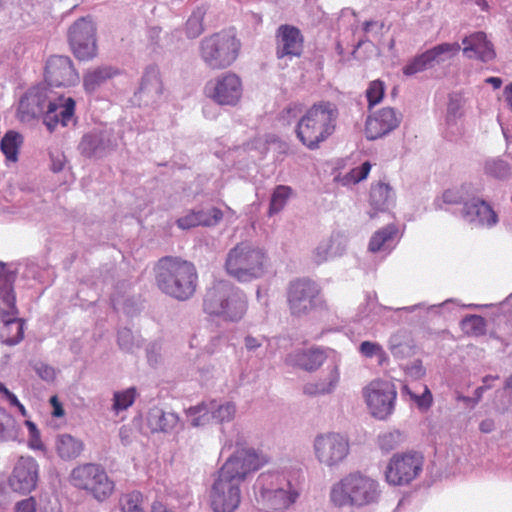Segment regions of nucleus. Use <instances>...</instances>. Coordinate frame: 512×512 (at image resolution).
<instances>
[{
    "instance_id": "nucleus-1",
    "label": "nucleus",
    "mask_w": 512,
    "mask_h": 512,
    "mask_svg": "<svg viewBox=\"0 0 512 512\" xmlns=\"http://www.w3.org/2000/svg\"><path fill=\"white\" fill-rule=\"evenodd\" d=\"M269 462L266 454L255 449H237L218 471L210 491L214 512H233L241 501V484L246 477Z\"/></svg>"
},
{
    "instance_id": "nucleus-2",
    "label": "nucleus",
    "mask_w": 512,
    "mask_h": 512,
    "mask_svg": "<svg viewBox=\"0 0 512 512\" xmlns=\"http://www.w3.org/2000/svg\"><path fill=\"white\" fill-rule=\"evenodd\" d=\"M155 281L159 290L178 301L194 296L198 287V272L195 265L180 257L165 256L155 267Z\"/></svg>"
},
{
    "instance_id": "nucleus-3",
    "label": "nucleus",
    "mask_w": 512,
    "mask_h": 512,
    "mask_svg": "<svg viewBox=\"0 0 512 512\" xmlns=\"http://www.w3.org/2000/svg\"><path fill=\"white\" fill-rule=\"evenodd\" d=\"M339 109L331 101L321 100L312 104L296 125L298 140L309 150H316L336 131Z\"/></svg>"
},
{
    "instance_id": "nucleus-4",
    "label": "nucleus",
    "mask_w": 512,
    "mask_h": 512,
    "mask_svg": "<svg viewBox=\"0 0 512 512\" xmlns=\"http://www.w3.org/2000/svg\"><path fill=\"white\" fill-rule=\"evenodd\" d=\"M257 503L269 511H283L298 500L300 490L290 473L282 470L262 472L253 485Z\"/></svg>"
},
{
    "instance_id": "nucleus-5",
    "label": "nucleus",
    "mask_w": 512,
    "mask_h": 512,
    "mask_svg": "<svg viewBox=\"0 0 512 512\" xmlns=\"http://www.w3.org/2000/svg\"><path fill=\"white\" fill-rule=\"evenodd\" d=\"M381 496L380 483L360 471L347 474L334 483L330 490V500L339 508L349 506L359 509L375 505Z\"/></svg>"
},
{
    "instance_id": "nucleus-6",
    "label": "nucleus",
    "mask_w": 512,
    "mask_h": 512,
    "mask_svg": "<svg viewBox=\"0 0 512 512\" xmlns=\"http://www.w3.org/2000/svg\"><path fill=\"white\" fill-rule=\"evenodd\" d=\"M269 265L270 258L263 247L243 241L229 250L224 269L229 276L237 281L249 282L264 276Z\"/></svg>"
},
{
    "instance_id": "nucleus-7",
    "label": "nucleus",
    "mask_w": 512,
    "mask_h": 512,
    "mask_svg": "<svg viewBox=\"0 0 512 512\" xmlns=\"http://www.w3.org/2000/svg\"><path fill=\"white\" fill-rule=\"evenodd\" d=\"M245 293L232 283L218 281L208 288L203 300L204 311L224 321L238 322L247 312Z\"/></svg>"
},
{
    "instance_id": "nucleus-8",
    "label": "nucleus",
    "mask_w": 512,
    "mask_h": 512,
    "mask_svg": "<svg viewBox=\"0 0 512 512\" xmlns=\"http://www.w3.org/2000/svg\"><path fill=\"white\" fill-rule=\"evenodd\" d=\"M240 48V40L233 32L221 31L202 40L200 55L209 68L220 70L236 61Z\"/></svg>"
},
{
    "instance_id": "nucleus-9",
    "label": "nucleus",
    "mask_w": 512,
    "mask_h": 512,
    "mask_svg": "<svg viewBox=\"0 0 512 512\" xmlns=\"http://www.w3.org/2000/svg\"><path fill=\"white\" fill-rule=\"evenodd\" d=\"M287 304L293 316L307 315L317 308L327 309V303L321 297V288L309 278H298L289 283Z\"/></svg>"
},
{
    "instance_id": "nucleus-10",
    "label": "nucleus",
    "mask_w": 512,
    "mask_h": 512,
    "mask_svg": "<svg viewBox=\"0 0 512 512\" xmlns=\"http://www.w3.org/2000/svg\"><path fill=\"white\" fill-rule=\"evenodd\" d=\"M71 483L89 491L98 501H104L114 491V482L109 479L106 471L97 464L87 463L74 468L71 472Z\"/></svg>"
},
{
    "instance_id": "nucleus-11",
    "label": "nucleus",
    "mask_w": 512,
    "mask_h": 512,
    "mask_svg": "<svg viewBox=\"0 0 512 512\" xmlns=\"http://www.w3.org/2000/svg\"><path fill=\"white\" fill-rule=\"evenodd\" d=\"M423 464L424 457L419 452L395 453L385 468V480L391 486L408 485L420 475Z\"/></svg>"
},
{
    "instance_id": "nucleus-12",
    "label": "nucleus",
    "mask_w": 512,
    "mask_h": 512,
    "mask_svg": "<svg viewBox=\"0 0 512 512\" xmlns=\"http://www.w3.org/2000/svg\"><path fill=\"white\" fill-rule=\"evenodd\" d=\"M204 92L218 105L236 106L243 95V83L236 73L226 72L209 81Z\"/></svg>"
},
{
    "instance_id": "nucleus-13",
    "label": "nucleus",
    "mask_w": 512,
    "mask_h": 512,
    "mask_svg": "<svg viewBox=\"0 0 512 512\" xmlns=\"http://www.w3.org/2000/svg\"><path fill=\"white\" fill-rule=\"evenodd\" d=\"M363 397L372 416H389L394 412L397 391L392 382L375 379L363 388Z\"/></svg>"
},
{
    "instance_id": "nucleus-14",
    "label": "nucleus",
    "mask_w": 512,
    "mask_h": 512,
    "mask_svg": "<svg viewBox=\"0 0 512 512\" xmlns=\"http://www.w3.org/2000/svg\"><path fill=\"white\" fill-rule=\"evenodd\" d=\"M68 41L73 55L80 61L92 60L97 55L96 27L91 20L78 19L69 28Z\"/></svg>"
},
{
    "instance_id": "nucleus-15",
    "label": "nucleus",
    "mask_w": 512,
    "mask_h": 512,
    "mask_svg": "<svg viewBox=\"0 0 512 512\" xmlns=\"http://www.w3.org/2000/svg\"><path fill=\"white\" fill-rule=\"evenodd\" d=\"M314 454L319 463L335 467L342 463L349 454L348 440L335 432L322 433L315 437Z\"/></svg>"
},
{
    "instance_id": "nucleus-16",
    "label": "nucleus",
    "mask_w": 512,
    "mask_h": 512,
    "mask_svg": "<svg viewBox=\"0 0 512 512\" xmlns=\"http://www.w3.org/2000/svg\"><path fill=\"white\" fill-rule=\"evenodd\" d=\"M50 86L71 87L79 82V74L69 56L52 55L48 58L44 72Z\"/></svg>"
},
{
    "instance_id": "nucleus-17",
    "label": "nucleus",
    "mask_w": 512,
    "mask_h": 512,
    "mask_svg": "<svg viewBox=\"0 0 512 512\" xmlns=\"http://www.w3.org/2000/svg\"><path fill=\"white\" fill-rule=\"evenodd\" d=\"M39 466L32 457H20L11 475L6 478L10 488L17 493L28 494L36 488Z\"/></svg>"
},
{
    "instance_id": "nucleus-18",
    "label": "nucleus",
    "mask_w": 512,
    "mask_h": 512,
    "mask_svg": "<svg viewBox=\"0 0 512 512\" xmlns=\"http://www.w3.org/2000/svg\"><path fill=\"white\" fill-rule=\"evenodd\" d=\"M276 57H300L304 50V36L296 26L283 24L278 27L275 34Z\"/></svg>"
},
{
    "instance_id": "nucleus-19",
    "label": "nucleus",
    "mask_w": 512,
    "mask_h": 512,
    "mask_svg": "<svg viewBox=\"0 0 512 512\" xmlns=\"http://www.w3.org/2000/svg\"><path fill=\"white\" fill-rule=\"evenodd\" d=\"M460 45L455 43H441L422 54L413 58L407 63L402 71L406 76H412L432 67L435 62L444 61L443 55H454L460 51Z\"/></svg>"
},
{
    "instance_id": "nucleus-20",
    "label": "nucleus",
    "mask_w": 512,
    "mask_h": 512,
    "mask_svg": "<svg viewBox=\"0 0 512 512\" xmlns=\"http://www.w3.org/2000/svg\"><path fill=\"white\" fill-rule=\"evenodd\" d=\"M402 115L394 108L384 107L367 117L365 134L367 139L376 140L395 130L401 123Z\"/></svg>"
},
{
    "instance_id": "nucleus-21",
    "label": "nucleus",
    "mask_w": 512,
    "mask_h": 512,
    "mask_svg": "<svg viewBox=\"0 0 512 512\" xmlns=\"http://www.w3.org/2000/svg\"><path fill=\"white\" fill-rule=\"evenodd\" d=\"M75 100L71 97L60 96L50 101L44 116V124L49 131H53L58 124L67 126L75 113Z\"/></svg>"
},
{
    "instance_id": "nucleus-22",
    "label": "nucleus",
    "mask_w": 512,
    "mask_h": 512,
    "mask_svg": "<svg viewBox=\"0 0 512 512\" xmlns=\"http://www.w3.org/2000/svg\"><path fill=\"white\" fill-rule=\"evenodd\" d=\"M462 43L464 45L463 53L468 58L475 57L482 62H489L496 57L493 44L487 39L484 32H475L466 36Z\"/></svg>"
},
{
    "instance_id": "nucleus-23",
    "label": "nucleus",
    "mask_w": 512,
    "mask_h": 512,
    "mask_svg": "<svg viewBox=\"0 0 512 512\" xmlns=\"http://www.w3.org/2000/svg\"><path fill=\"white\" fill-rule=\"evenodd\" d=\"M326 360L325 352L320 348L301 349L290 353L286 363L306 371L317 370Z\"/></svg>"
},
{
    "instance_id": "nucleus-24",
    "label": "nucleus",
    "mask_w": 512,
    "mask_h": 512,
    "mask_svg": "<svg viewBox=\"0 0 512 512\" xmlns=\"http://www.w3.org/2000/svg\"><path fill=\"white\" fill-rule=\"evenodd\" d=\"M463 216L470 222H478L481 225L491 227L497 223V214L492 207L483 200L473 199L466 202L463 208Z\"/></svg>"
},
{
    "instance_id": "nucleus-25",
    "label": "nucleus",
    "mask_w": 512,
    "mask_h": 512,
    "mask_svg": "<svg viewBox=\"0 0 512 512\" xmlns=\"http://www.w3.org/2000/svg\"><path fill=\"white\" fill-rule=\"evenodd\" d=\"M223 218V212L219 208H212L209 213L202 210L190 211L183 217L177 219V226L183 230L195 228L198 226H213L219 223Z\"/></svg>"
},
{
    "instance_id": "nucleus-26",
    "label": "nucleus",
    "mask_w": 512,
    "mask_h": 512,
    "mask_svg": "<svg viewBox=\"0 0 512 512\" xmlns=\"http://www.w3.org/2000/svg\"><path fill=\"white\" fill-rule=\"evenodd\" d=\"M0 305L9 306V312H2L3 317L19 313L16 306L13 277L6 271V264L3 261H0Z\"/></svg>"
},
{
    "instance_id": "nucleus-27",
    "label": "nucleus",
    "mask_w": 512,
    "mask_h": 512,
    "mask_svg": "<svg viewBox=\"0 0 512 512\" xmlns=\"http://www.w3.org/2000/svg\"><path fill=\"white\" fill-rule=\"evenodd\" d=\"M18 315H9L3 317V327L0 329L2 342L13 346L18 344L24 338L25 321L17 317Z\"/></svg>"
},
{
    "instance_id": "nucleus-28",
    "label": "nucleus",
    "mask_w": 512,
    "mask_h": 512,
    "mask_svg": "<svg viewBox=\"0 0 512 512\" xmlns=\"http://www.w3.org/2000/svg\"><path fill=\"white\" fill-rule=\"evenodd\" d=\"M399 230L395 224H389L373 233L369 240L368 250L376 253L392 248Z\"/></svg>"
},
{
    "instance_id": "nucleus-29",
    "label": "nucleus",
    "mask_w": 512,
    "mask_h": 512,
    "mask_svg": "<svg viewBox=\"0 0 512 512\" xmlns=\"http://www.w3.org/2000/svg\"><path fill=\"white\" fill-rule=\"evenodd\" d=\"M118 74V70L112 66H100L89 70L83 78V87L87 92H94L107 80Z\"/></svg>"
},
{
    "instance_id": "nucleus-30",
    "label": "nucleus",
    "mask_w": 512,
    "mask_h": 512,
    "mask_svg": "<svg viewBox=\"0 0 512 512\" xmlns=\"http://www.w3.org/2000/svg\"><path fill=\"white\" fill-rule=\"evenodd\" d=\"M43 109V96L39 92H30L21 98L18 112L21 115V119L26 120L42 113Z\"/></svg>"
},
{
    "instance_id": "nucleus-31",
    "label": "nucleus",
    "mask_w": 512,
    "mask_h": 512,
    "mask_svg": "<svg viewBox=\"0 0 512 512\" xmlns=\"http://www.w3.org/2000/svg\"><path fill=\"white\" fill-rule=\"evenodd\" d=\"M179 418H135L136 425L144 435L156 432H168Z\"/></svg>"
},
{
    "instance_id": "nucleus-32",
    "label": "nucleus",
    "mask_w": 512,
    "mask_h": 512,
    "mask_svg": "<svg viewBox=\"0 0 512 512\" xmlns=\"http://www.w3.org/2000/svg\"><path fill=\"white\" fill-rule=\"evenodd\" d=\"M391 187L383 182L373 184L370 189V205L376 211H384L392 200Z\"/></svg>"
},
{
    "instance_id": "nucleus-33",
    "label": "nucleus",
    "mask_w": 512,
    "mask_h": 512,
    "mask_svg": "<svg viewBox=\"0 0 512 512\" xmlns=\"http://www.w3.org/2000/svg\"><path fill=\"white\" fill-rule=\"evenodd\" d=\"M56 448L58 455L62 459L70 460L80 455L83 450V444L71 435L63 434L58 437Z\"/></svg>"
},
{
    "instance_id": "nucleus-34",
    "label": "nucleus",
    "mask_w": 512,
    "mask_h": 512,
    "mask_svg": "<svg viewBox=\"0 0 512 512\" xmlns=\"http://www.w3.org/2000/svg\"><path fill=\"white\" fill-rule=\"evenodd\" d=\"M235 412L236 409L233 403L228 402L225 405H218L214 400L208 403H201L189 409V413L192 415L200 414V416H207L208 414L214 415L215 413H217L218 416H231L235 414Z\"/></svg>"
},
{
    "instance_id": "nucleus-35",
    "label": "nucleus",
    "mask_w": 512,
    "mask_h": 512,
    "mask_svg": "<svg viewBox=\"0 0 512 512\" xmlns=\"http://www.w3.org/2000/svg\"><path fill=\"white\" fill-rule=\"evenodd\" d=\"M22 137L15 131H8L1 140L0 148L6 159L16 162Z\"/></svg>"
},
{
    "instance_id": "nucleus-36",
    "label": "nucleus",
    "mask_w": 512,
    "mask_h": 512,
    "mask_svg": "<svg viewBox=\"0 0 512 512\" xmlns=\"http://www.w3.org/2000/svg\"><path fill=\"white\" fill-rule=\"evenodd\" d=\"M292 188L286 185H278L271 196L268 214L270 216L279 213L292 195Z\"/></svg>"
},
{
    "instance_id": "nucleus-37",
    "label": "nucleus",
    "mask_w": 512,
    "mask_h": 512,
    "mask_svg": "<svg viewBox=\"0 0 512 512\" xmlns=\"http://www.w3.org/2000/svg\"><path fill=\"white\" fill-rule=\"evenodd\" d=\"M462 330L469 336H482L486 333V320L480 315L466 316L461 322Z\"/></svg>"
},
{
    "instance_id": "nucleus-38",
    "label": "nucleus",
    "mask_w": 512,
    "mask_h": 512,
    "mask_svg": "<svg viewBox=\"0 0 512 512\" xmlns=\"http://www.w3.org/2000/svg\"><path fill=\"white\" fill-rule=\"evenodd\" d=\"M338 381H339V374H338L337 369H335L331 373L328 382L308 383L304 387V393L308 394V395L330 393L335 388Z\"/></svg>"
},
{
    "instance_id": "nucleus-39",
    "label": "nucleus",
    "mask_w": 512,
    "mask_h": 512,
    "mask_svg": "<svg viewBox=\"0 0 512 512\" xmlns=\"http://www.w3.org/2000/svg\"><path fill=\"white\" fill-rule=\"evenodd\" d=\"M405 440V435L400 430L388 431L378 436V445L382 451L389 452L397 448Z\"/></svg>"
},
{
    "instance_id": "nucleus-40",
    "label": "nucleus",
    "mask_w": 512,
    "mask_h": 512,
    "mask_svg": "<svg viewBox=\"0 0 512 512\" xmlns=\"http://www.w3.org/2000/svg\"><path fill=\"white\" fill-rule=\"evenodd\" d=\"M485 173L497 179H507L512 176V169L507 162L493 159L485 163Z\"/></svg>"
},
{
    "instance_id": "nucleus-41",
    "label": "nucleus",
    "mask_w": 512,
    "mask_h": 512,
    "mask_svg": "<svg viewBox=\"0 0 512 512\" xmlns=\"http://www.w3.org/2000/svg\"><path fill=\"white\" fill-rule=\"evenodd\" d=\"M385 83L379 79L373 80L368 84L365 95L368 102V109L371 110L374 106L378 105L385 95Z\"/></svg>"
},
{
    "instance_id": "nucleus-42",
    "label": "nucleus",
    "mask_w": 512,
    "mask_h": 512,
    "mask_svg": "<svg viewBox=\"0 0 512 512\" xmlns=\"http://www.w3.org/2000/svg\"><path fill=\"white\" fill-rule=\"evenodd\" d=\"M21 425L15 418H0V441L18 440Z\"/></svg>"
},
{
    "instance_id": "nucleus-43",
    "label": "nucleus",
    "mask_w": 512,
    "mask_h": 512,
    "mask_svg": "<svg viewBox=\"0 0 512 512\" xmlns=\"http://www.w3.org/2000/svg\"><path fill=\"white\" fill-rule=\"evenodd\" d=\"M142 501V494L138 491H132L122 495L119 504L122 512H143Z\"/></svg>"
},
{
    "instance_id": "nucleus-44",
    "label": "nucleus",
    "mask_w": 512,
    "mask_h": 512,
    "mask_svg": "<svg viewBox=\"0 0 512 512\" xmlns=\"http://www.w3.org/2000/svg\"><path fill=\"white\" fill-rule=\"evenodd\" d=\"M136 389L128 388L121 392L114 393L113 409L115 412L126 410L130 407L136 399Z\"/></svg>"
},
{
    "instance_id": "nucleus-45",
    "label": "nucleus",
    "mask_w": 512,
    "mask_h": 512,
    "mask_svg": "<svg viewBox=\"0 0 512 512\" xmlns=\"http://www.w3.org/2000/svg\"><path fill=\"white\" fill-rule=\"evenodd\" d=\"M154 90L156 93L162 92V83L160 80V74L157 68L149 67L143 76L141 82V90Z\"/></svg>"
},
{
    "instance_id": "nucleus-46",
    "label": "nucleus",
    "mask_w": 512,
    "mask_h": 512,
    "mask_svg": "<svg viewBox=\"0 0 512 512\" xmlns=\"http://www.w3.org/2000/svg\"><path fill=\"white\" fill-rule=\"evenodd\" d=\"M205 12L203 9L198 8L196 11L192 13L186 23V31L189 37H197L199 36L203 30V18Z\"/></svg>"
},
{
    "instance_id": "nucleus-47",
    "label": "nucleus",
    "mask_w": 512,
    "mask_h": 512,
    "mask_svg": "<svg viewBox=\"0 0 512 512\" xmlns=\"http://www.w3.org/2000/svg\"><path fill=\"white\" fill-rule=\"evenodd\" d=\"M359 351L363 356L367 358H372L374 356L379 357L380 362L386 359L385 351L383 350L382 346L376 342L363 341L360 344Z\"/></svg>"
},
{
    "instance_id": "nucleus-48",
    "label": "nucleus",
    "mask_w": 512,
    "mask_h": 512,
    "mask_svg": "<svg viewBox=\"0 0 512 512\" xmlns=\"http://www.w3.org/2000/svg\"><path fill=\"white\" fill-rule=\"evenodd\" d=\"M371 170L370 162L366 161L361 166L351 169L345 176L347 183L357 184L367 178Z\"/></svg>"
},
{
    "instance_id": "nucleus-49",
    "label": "nucleus",
    "mask_w": 512,
    "mask_h": 512,
    "mask_svg": "<svg viewBox=\"0 0 512 512\" xmlns=\"http://www.w3.org/2000/svg\"><path fill=\"white\" fill-rule=\"evenodd\" d=\"M29 431V447L34 450H44V444L40 438V432L36 426V424L30 420H25L23 422Z\"/></svg>"
},
{
    "instance_id": "nucleus-50",
    "label": "nucleus",
    "mask_w": 512,
    "mask_h": 512,
    "mask_svg": "<svg viewBox=\"0 0 512 512\" xmlns=\"http://www.w3.org/2000/svg\"><path fill=\"white\" fill-rule=\"evenodd\" d=\"M423 388H424V391L421 396H417V395L413 394L410 391L408 386H404V391H406L411 396V398L416 402V404L419 407L427 408L431 405L432 395H431L429 389L427 388V386H424Z\"/></svg>"
},
{
    "instance_id": "nucleus-51",
    "label": "nucleus",
    "mask_w": 512,
    "mask_h": 512,
    "mask_svg": "<svg viewBox=\"0 0 512 512\" xmlns=\"http://www.w3.org/2000/svg\"><path fill=\"white\" fill-rule=\"evenodd\" d=\"M7 479L0 475V511L4 510L11 502L10 492L7 489Z\"/></svg>"
},
{
    "instance_id": "nucleus-52",
    "label": "nucleus",
    "mask_w": 512,
    "mask_h": 512,
    "mask_svg": "<svg viewBox=\"0 0 512 512\" xmlns=\"http://www.w3.org/2000/svg\"><path fill=\"white\" fill-rule=\"evenodd\" d=\"M443 201L447 204H458L461 202L463 196L459 189H447L442 195Z\"/></svg>"
},
{
    "instance_id": "nucleus-53",
    "label": "nucleus",
    "mask_w": 512,
    "mask_h": 512,
    "mask_svg": "<svg viewBox=\"0 0 512 512\" xmlns=\"http://www.w3.org/2000/svg\"><path fill=\"white\" fill-rule=\"evenodd\" d=\"M15 512H36V501L29 497L18 501L15 505Z\"/></svg>"
},
{
    "instance_id": "nucleus-54",
    "label": "nucleus",
    "mask_w": 512,
    "mask_h": 512,
    "mask_svg": "<svg viewBox=\"0 0 512 512\" xmlns=\"http://www.w3.org/2000/svg\"><path fill=\"white\" fill-rule=\"evenodd\" d=\"M0 393H3L6 399L9 401V403L13 406L19 407L22 414L25 413L24 406L21 405L17 399V397L11 393L3 383L0 382Z\"/></svg>"
},
{
    "instance_id": "nucleus-55",
    "label": "nucleus",
    "mask_w": 512,
    "mask_h": 512,
    "mask_svg": "<svg viewBox=\"0 0 512 512\" xmlns=\"http://www.w3.org/2000/svg\"><path fill=\"white\" fill-rule=\"evenodd\" d=\"M38 375L44 380H51L55 377V371L48 365L41 364L37 367Z\"/></svg>"
},
{
    "instance_id": "nucleus-56",
    "label": "nucleus",
    "mask_w": 512,
    "mask_h": 512,
    "mask_svg": "<svg viewBox=\"0 0 512 512\" xmlns=\"http://www.w3.org/2000/svg\"><path fill=\"white\" fill-rule=\"evenodd\" d=\"M50 403L53 407L52 416H63L64 415V409H63L62 404L59 401L57 396H52L50 398Z\"/></svg>"
},
{
    "instance_id": "nucleus-57",
    "label": "nucleus",
    "mask_w": 512,
    "mask_h": 512,
    "mask_svg": "<svg viewBox=\"0 0 512 512\" xmlns=\"http://www.w3.org/2000/svg\"><path fill=\"white\" fill-rule=\"evenodd\" d=\"M479 429L483 433H490L495 429V422L493 418H485L479 424Z\"/></svg>"
},
{
    "instance_id": "nucleus-58",
    "label": "nucleus",
    "mask_w": 512,
    "mask_h": 512,
    "mask_svg": "<svg viewBox=\"0 0 512 512\" xmlns=\"http://www.w3.org/2000/svg\"><path fill=\"white\" fill-rule=\"evenodd\" d=\"M132 339V333L128 329H124L118 334V343L121 347L126 348L129 340Z\"/></svg>"
},
{
    "instance_id": "nucleus-59",
    "label": "nucleus",
    "mask_w": 512,
    "mask_h": 512,
    "mask_svg": "<svg viewBox=\"0 0 512 512\" xmlns=\"http://www.w3.org/2000/svg\"><path fill=\"white\" fill-rule=\"evenodd\" d=\"M262 345L261 341L253 336L245 337V346L248 350L252 351L259 348Z\"/></svg>"
},
{
    "instance_id": "nucleus-60",
    "label": "nucleus",
    "mask_w": 512,
    "mask_h": 512,
    "mask_svg": "<svg viewBox=\"0 0 512 512\" xmlns=\"http://www.w3.org/2000/svg\"><path fill=\"white\" fill-rule=\"evenodd\" d=\"M504 97L507 105L512 111V83L507 85L504 89Z\"/></svg>"
},
{
    "instance_id": "nucleus-61",
    "label": "nucleus",
    "mask_w": 512,
    "mask_h": 512,
    "mask_svg": "<svg viewBox=\"0 0 512 512\" xmlns=\"http://www.w3.org/2000/svg\"><path fill=\"white\" fill-rule=\"evenodd\" d=\"M232 420H233V418H230V417L220 418L219 423L221 425V430L223 433H225L227 428H232L234 426V423Z\"/></svg>"
},
{
    "instance_id": "nucleus-62",
    "label": "nucleus",
    "mask_w": 512,
    "mask_h": 512,
    "mask_svg": "<svg viewBox=\"0 0 512 512\" xmlns=\"http://www.w3.org/2000/svg\"><path fill=\"white\" fill-rule=\"evenodd\" d=\"M485 82L491 84L494 89H499L502 85V80L499 77H488Z\"/></svg>"
},
{
    "instance_id": "nucleus-63",
    "label": "nucleus",
    "mask_w": 512,
    "mask_h": 512,
    "mask_svg": "<svg viewBox=\"0 0 512 512\" xmlns=\"http://www.w3.org/2000/svg\"><path fill=\"white\" fill-rule=\"evenodd\" d=\"M151 512H172L169 510L163 503L161 502H154L152 505V511Z\"/></svg>"
},
{
    "instance_id": "nucleus-64",
    "label": "nucleus",
    "mask_w": 512,
    "mask_h": 512,
    "mask_svg": "<svg viewBox=\"0 0 512 512\" xmlns=\"http://www.w3.org/2000/svg\"><path fill=\"white\" fill-rule=\"evenodd\" d=\"M121 441L124 445H127L130 442L129 438V430L125 427H122L119 432Z\"/></svg>"
}]
</instances>
